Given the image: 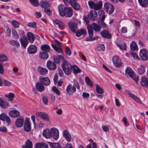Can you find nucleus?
I'll list each match as a JSON object with an SVG mask.
<instances>
[{
    "instance_id": "f257e3e1",
    "label": "nucleus",
    "mask_w": 148,
    "mask_h": 148,
    "mask_svg": "<svg viewBox=\"0 0 148 148\" xmlns=\"http://www.w3.org/2000/svg\"><path fill=\"white\" fill-rule=\"evenodd\" d=\"M62 66L64 73L67 75L71 74L72 71V66L69 62L64 61L62 64Z\"/></svg>"
},
{
    "instance_id": "f03ea898",
    "label": "nucleus",
    "mask_w": 148,
    "mask_h": 148,
    "mask_svg": "<svg viewBox=\"0 0 148 148\" xmlns=\"http://www.w3.org/2000/svg\"><path fill=\"white\" fill-rule=\"evenodd\" d=\"M125 74L128 75L136 82H137L139 80L138 76L136 75L135 72L129 67H127L125 70Z\"/></svg>"
},
{
    "instance_id": "7ed1b4c3",
    "label": "nucleus",
    "mask_w": 148,
    "mask_h": 148,
    "mask_svg": "<svg viewBox=\"0 0 148 148\" xmlns=\"http://www.w3.org/2000/svg\"><path fill=\"white\" fill-rule=\"evenodd\" d=\"M88 4L91 8L94 9L96 10L101 9L102 6V3L101 1H99L96 3L92 1H88Z\"/></svg>"
},
{
    "instance_id": "20e7f679",
    "label": "nucleus",
    "mask_w": 148,
    "mask_h": 148,
    "mask_svg": "<svg viewBox=\"0 0 148 148\" xmlns=\"http://www.w3.org/2000/svg\"><path fill=\"white\" fill-rule=\"evenodd\" d=\"M104 6L106 12L109 14H112L114 11L113 5L108 2H106Z\"/></svg>"
},
{
    "instance_id": "39448f33",
    "label": "nucleus",
    "mask_w": 148,
    "mask_h": 148,
    "mask_svg": "<svg viewBox=\"0 0 148 148\" xmlns=\"http://www.w3.org/2000/svg\"><path fill=\"white\" fill-rule=\"evenodd\" d=\"M54 41L58 47H57L56 46L53 44H51V45L52 48L58 53H61L62 54L63 52L61 49L62 47V45L59 41L56 40H54Z\"/></svg>"
},
{
    "instance_id": "423d86ee",
    "label": "nucleus",
    "mask_w": 148,
    "mask_h": 148,
    "mask_svg": "<svg viewBox=\"0 0 148 148\" xmlns=\"http://www.w3.org/2000/svg\"><path fill=\"white\" fill-rule=\"evenodd\" d=\"M139 55L141 59L146 61L148 58V52L145 49H141L139 53Z\"/></svg>"
},
{
    "instance_id": "0eeeda50",
    "label": "nucleus",
    "mask_w": 148,
    "mask_h": 148,
    "mask_svg": "<svg viewBox=\"0 0 148 148\" xmlns=\"http://www.w3.org/2000/svg\"><path fill=\"white\" fill-rule=\"evenodd\" d=\"M51 137H53V138L55 140H57L59 137V132L58 130L53 127L50 129Z\"/></svg>"
},
{
    "instance_id": "6e6552de",
    "label": "nucleus",
    "mask_w": 148,
    "mask_h": 148,
    "mask_svg": "<svg viewBox=\"0 0 148 148\" xmlns=\"http://www.w3.org/2000/svg\"><path fill=\"white\" fill-rule=\"evenodd\" d=\"M0 119L4 121H5L7 126H8L11 122L9 117L5 113H3L0 115Z\"/></svg>"
},
{
    "instance_id": "1a4fd4ad",
    "label": "nucleus",
    "mask_w": 148,
    "mask_h": 148,
    "mask_svg": "<svg viewBox=\"0 0 148 148\" xmlns=\"http://www.w3.org/2000/svg\"><path fill=\"white\" fill-rule=\"evenodd\" d=\"M66 91L69 95H71L75 92L76 91L75 87V86L71 84L69 85L66 87Z\"/></svg>"
},
{
    "instance_id": "9d476101",
    "label": "nucleus",
    "mask_w": 148,
    "mask_h": 148,
    "mask_svg": "<svg viewBox=\"0 0 148 148\" xmlns=\"http://www.w3.org/2000/svg\"><path fill=\"white\" fill-rule=\"evenodd\" d=\"M36 115L40 117L43 120H46L49 121V118L48 115L46 113L41 112H38L36 113Z\"/></svg>"
},
{
    "instance_id": "9b49d317",
    "label": "nucleus",
    "mask_w": 148,
    "mask_h": 148,
    "mask_svg": "<svg viewBox=\"0 0 148 148\" xmlns=\"http://www.w3.org/2000/svg\"><path fill=\"white\" fill-rule=\"evenodd\" d=\"M54 24L56 27H58L61 29H63L64 28V23L60 20L56 19L53 20Z\"/></svg>"
},
{
    "instance_id": "f8f14e48",
    "label": "nucleus",
    "mask_w": 148,
    "mask_h": 148,
    "mask_svg": "<svg viewBox=\"0 0 148 148\" xmlns=\"http://www.w3.org/2000/svg\"><path fill=\"white\" fill-rule=\"evenodd\" d=\"M112 61L115 66L120 67L122 64L121 60L117 56H114L112 58Z\"/></svg>"
},
{
    "instance_id": "ddd939ff",
    "label": "nucleus",
    "mask_w": 148,
    "mask_h": 148,
    "mask_svg": "<svg viewBox=\"0 0 148 148\" xmlns=\"http://www.w3.org/2000/svg\"><path fill=\"white\" fill-rule=\"evenodd\" d=\"M39 80L41 83L45 86L49 85L50 83V80L48 77H40Z\"/></svg>"
},
{
    "instance_id": "4468645a",
    "label": "nucleus",
    "mask_w": 148,
    "mask_h": 148,
    "mask_svg": "<svg viewBox=\"0 0 148 148\" xmlns=\"http://www.w3.org/2000/svg\"><path fill=\"white\" fill-rule=\"evenodd\" d=\"M73 11L72 8L71 7H66V10L63 16H65L66 17H70L73 15Z\"/></svg>"
},
{
    "instance_id": "2eb2a0df",
    "label": "nucleus",
    "mask_w": 148,
    "mask_h": 148,
    "mask_svg": "<svg viewBox=\"0 0 148 148\" xmlns=\"http://www.w3.org/2000/svg\"><path fill=\"white\" fill-rule=\"evenodd\" d=\"M47 68L51 70H55L56 68V64L54 62L51 61H49L47 62Z\"/></svg>"
},
{
    "instance_id": "dca6fc26",
    "label": "nucleus",
    "mask_w": 148,
    "mask_h": 148,
    "mask_svg": "<svg viewBox=\"0 0 148 148\" xmlns=\"http://www.w3.org/2000/svg\"><path fill=\"white\" fill-rule=\"evenodd\" d=\"M100 33L101 36L104 38L109 39H110L112 38V35L106 30H102Z\"/></svg>"
},
{
    "instance_id": "f3484780",
    "label": "nucleus",
    "mask_w": 148,
    "mask_h": 148,
    "mask_svg": "<svg viewBox=\"0 0 148 148\" xmlns=\"http://www.w3.org/2000/svg\"><path fill=\"white\" fill-rule=\"evenodd\" d=\"M88 17L92 21H94L97 16V14L96 12L94 10H91L88 13Z\"/></svg>"
},
{
    "instance_id": "a211bd4d",
    "label": "nucleus",
    "mask_w": 148,
    "mask_h": 148,
    "mask_svg": "<svg viewBox=\"0 0 148 148\" xmlns=\"http://www.w3.org/2000/svg\"><path fill=\"white\" fill-rule=\"evenodd\" d=\"M24 120L22 117H20L17 119L15 122L16 126L18 127H21L23 125Z\"/></svg>"
},
{
    "instance_id": "6ab92c4d",
    "label": "nucleus",
    "mask_w": 148,
    "mask_h": 148,
    "mask_svg": "<svg viewBox=\"0 0 148 148\" xmlns=\"http://www.w3.org/2000/svg\"><path fill=\"white\" fill-rule=\"evenodd\" d=\"M24 128L25 131L27 132H29L31 131V125L29 120L26 119L25 120Z\"/></svg>"
},
{
    "instance_id": "aec40b11",
    "label": "nucleus",
    "mask_w": 148,
    "mask_h": 148,
    "mask_svg": "<svg viewBox=\"0 0 148 148\" xmlns=\"http://www.w3.org/2000/svg\"><path fill=\"white\" fill-rule=\"evenodd\" d=\"M9 106L8 102L5 100L1 98L0 99V106L3 109L7 108Z\"/></svg>"
},
{
    "instance_id": "412c9836",
    "label": "nucleus",
    "mask_w": 148,
    "mask_h": 148,
    "mask_svg": "<svg viewBox=\"0 0 148 148\" xmlns=\"http://www.w3.org/2000/svg\"><path fill=\"white\" fill-rule=\"evenodd\" d=\"M127 93L130 95L132 98L136 102L139 103H142V102L136 96L134 95L128 90H126Z\"/></svg>"
},
{
    "instance_id": "4be33fe9",
    "label": "nucleus",
    "mask_w": 148,
    "mask_h": 148,
    "mask_svg": "<svg viewBox=\"0 0 148 148\" xmlns=\"http://www.w3.org/2000/svg\"><path fill=\"white\" fill-rule=\"evenodd\" d=\"M66 7H65L64 5L61 4L58 6V10L60 15L63 16V15L64 14V12L66 10Z\"/></svg>"
},
{
    "instance_id": "5701e85b",
    "label": "nucleus",
    "mask_w": 148,
    "mask_h": 148,
    "mask_svg": "<svg viewBox=\"0 0 148 148\" xmlns=\"http://www.w3.org/2000/svg\"><path fill=\"white\" fill-rule=\"evenodd\" d=\"M70 3L75 10H78L80 9V7L79 5L74 0H70Z\"/></svg>"
},
{
    "instance_id": "b1692460",
    "label": "nucleus",
    "mask_w": 148,
    "mask_h": 148,
    "mask_svg": "<svg viewBox=\"0 0 148 148\" xmlns=\"http://www.w3.org/2000/svg\"><path fill=\"white\" fill-rule=\"evenodd\" d=\"M37 51V47L34 45H31L28 48L27 51L30 54H33L36 52Z\"/></svg>"
},
{
    "instance_id": "393cba45",
    "label": "nucleus",
    "mask_w": 148,
    "mask_h": 148,
    "mask_svg": "<svg viewBox=\"0 0 148 148\" xmlns=\"http://www.w3.org/2000/svg\"><path fill=\"white\" fill-rule=\"evenodd\" d=\"M21 43L24 48L26 47L28 44V41L26 36H22L20 38Z\"/></svg>"
},
{
    "instance_id": "a878e982",
    "label": "nucleus",
    "mask_w": 148,
    "mask_h": 148,
    "mask_svg": "<svg viewBox=\"0 0 148 148\" xmlns=\"http://www.w3.org/2000/svg\"><path fill=\"white\" fill-rule=\"evenodd\" d=\"M63 135L67 142H70L71 141V136L67 130H65L63 131Z\"/></svg>"
},
{
    "instance_id": "bb28decb",
    "label": "nucleus",
    "mask_w": 148,
    "mask_h": 148,
    "mask_svg": "<svg viewBox=\"0 0 148 148\" xmlns=\"http://www.w3.org/2000/svg\"><path fill=\"white\" fill-rule=\"evenodd\" d=\"M69 26L70 29L73 32H75L77 29V25L75 23L71 22L69 23Z\"/></svg>"
},
{
    "instance_id": "cd10ccee",
    "label": "nucleus",
    "mask_w": 148,
    "mask_h": 148,
    "mask_svg": "<svg viewBox=\"0 0 148 148\" xmlns=\"http://www.w3.org/2000/svg\"><path fill=\"white\" fill-rule=\"evenodd\" d=\"M50 130L47 129L44 130L43 132V135L45 138H49L51 137Z\"/></svg>"
},
{
    "instance_id": "c85d7f7f",
    "label": "nucleus",
    "mask_w": 148,
    "mask_h": 148,
    "mask_svg": "<svg viewBox=\"0 0 148 148\" xmlns=\"http://www.w3.org/2000/svg\"><path fill=\"white\" fill-rule=\"evenodd\" d=\"M41 6L45 9L47 7H49L50 5L48 1L47 0H42L40 2Z\"/></svg>"
},
{
    "instance_id": "c756f323",
    "label": "nucleus",
    "mask_w": 148,
    "mask_h": 148,
    "mask_svg": "<svg viewBox=\"0 0 148 148\" xmlns=\"http://www.w3.org/2000/svg\"><path fill=\"white\" fill-rule=\"evenodd\" d=\"M141 84L146 87H148V79L145 77H143L141 79Z\"/></svg>"
},
{
    "instance_id": "7c9ffc66",
    "label": "nucleus",
    "mask_w": 148,
    "mask_h": 148,
    "mask_svg": "<svg viewBox=\"0 0 148 148\" xmlns=\"http://www.w3.org/2000/svg\"><path fill=\"white\" fill-rule=\"evenodd\" d=\"M76 32V35L77 37H79L82 35L85 36L87 34V32L84 29H81L77 30Z\"/></svg>"
},
{
    "instance_id": "2f4dec72",
    "label": "nucleus",
    "mask_w": 148,
    "mask_h": 148,
    "mask_svg": "<svg viewBox=\"0 0 148 148\" xmlns=\"http://www.w3.org/2000/svg\"><path fill=\"white\" fill-rule=\"evenodd\" d=\"M9 114L10 116L13 117H16L19 115L20 112L18 111L15 110L10 111Z\"/></svg>"
},
{
    "instance_id": "473e14b6",
    "label": "nucleus",
    "mask_w": 148,
    "mask_h": 148,
    "mask_svg": "<svg viewBox=\"0 0 148 148\" xmlns=\"http://www.w3.org/2000/svg\"><path fill=\"white\" fill-rule=\"evenodd\" d=\"M36 87L39 92H42L45 89L44 86L41 82H37L36 84Z\"/></svg>"
},
{
    "instance_id": "72a5a7b5",
    "label": "nucleus",
    "mask_w": 148,
    "mask_h": 148,
    "mask_svg": "<svg viewBox=\"0 0 148 148\" xmlns=\"http://www.w3.org/2000/svg\"><path fill=\"white\" fill-rule=\"evenodd\" d=\"M38 57L40 59H46L48 58L49 55L44 52H40L38 55Z\"/></svg>"
},
{
    "instance_id": "f704fd0d",
    "label": "nucleus",
    "mask_w": 148,
    "mask_h": 148,
    "mask_svg": "<svg viewBox=\"0 0 148 148\" xmlns=\"http://www.w3.org/2000/svg\"><path fill=\"white\" fill-rule=\"evenodd\" d=\"M38 70L39 73L41 75H45L48 73V70L47 69L40 66L38 67Z\"/></svg>"
},
{
    "instance_id": "c9c22d12",
    "label": "nucleus",
    "mask_w": 148,
    "mask_h": 148,
    "mask_svg": "<svg viewBox=\"0 0 148 148\" xmlns=\"http://www.w3.org/2000/svg\"><path fill=\"white\" fill-rule=\"evenodd\" d=\"M35 146L36 148H48V145L43 143H37Z\"/></svg>"
},
{
    "instance_id": "e433bc0d",
    "label": "nucleus",
    "mask_w": 148,
    "mask_h": 148,
    "mask_svg": "<svg viewBox=\"0 0 148 148\" xmlns=\"http://www.w3.org/2000/svg\"><path fill=\"white\" fill-rule=\"evenodd\" d=\"M41 49L44 52L47 53L49 52L50 50V47L47 45H45L41 47Z\"/></svg>"
},
{
    "instance_id": "4c0bfd02",
    "label": "nucleus",
    "mask_w": 148,
    "mask_h": 148,
    "mask_svg": "<svg viewBox=\"0 0 148 148\" xmlns=\"http://www.w3.org/2000/svg\"><path fill=\"white\" fill-rule=\"evenodd\" d=\"M22 148H32V144L29 140H27L25 142V145H23Z\"/></svg>"
},
{
    "instance_id": "58836bf2",
    "label": "nucleus",
    "mask_w": 148,
    "mask_h": 148,
    "mask_svg": "<svg viewBox=\"0 0 148 148\" xmlns=\"http://www.w3.org/2000/svg\"><path fill=\"white\" fill-rule=\"evenodd\" d=\"M28 39L31 43H32L34 40V37L32 33L28 32L27 34Z\"/></svg>"
},
{
    "instance_id": "ea45409f",
    "label": "nucleus",
    "mask_w": 148,
    "mask_h": 148,
    "mask_svg": "<svg viewBox=\"0 0 148 148\" xmlns=\"http://www.w3.org/2000/svg\"><path fill=\"white\" fill-rule=\"evenodd\" d=\"M87 29L89 36H93V31L92 26L90 25H88L87 26Z\"/></svg>"
},
{
    "instance_id": "a19ab883",
    "label": "nucleus",
    "mask_w": 148,
    "mask_h": 148,
    "mask_svg": "<svg viewBox=\"0 0 148 148\" xmlns=\"http://www.w3.org/2000/svg\"><path fill=\"white\" fill-rule=\"evenodd\" d=\"M92 25L93 26V29H94L96 32H99L101 29V27L98 24L95 23H92Z\"/></svg>"
},
{
    "instance_id": "79ce46f5",
    "label": "nucleus",
    "mask_w": 148,
    "mask_h": 148,
    "mask_svg": "<svg viewBox=\"0 0 148 148\" xmlns=\"http://www.w3.org/2000/svg\"><path fill=\"white\" fill-rule=\"evenodd\" d=\"M139 4L143 7H146L148 3V0H138Z\"/></svg>"
},
{
    "instance_id": "37998d69",
    "label": "nucleus",
    "mask_w": 148,
    "mask_h": 148,
    "mask_svg": "<svg viewBox=\"0 0 148 148\" xmlns=\"http://www.w3.org/2000/svg\"><path fill=\"white\" fill-rule=\"evenodd\" d=\"M130 48L131 50L133 51L137 50L138 49L136 44L134 41L132 42L131 43Z\"/></svg>"
},
{
    "instance_id": "c03bdc74",
    "label": "nucleus",
    "mask_w": 148,
    "mask_h": 148,
    "mask_svg": "<svg viewBox=\"0 0 148 148\" xmlns=\"http://www.w3.org/2000/svg\"><path fill=\"white\" fill-rule=\"evenodd\" d=\"M73 69V72L75 74H77L78 73L81 72L80 69L77 66L74 65L72 66V69Z\"/></svg>"
},
{
    "instance_id": "a18cd8bd",
    "label": "nucleus",
    "mask_w": 148,
    "mask_h": 148,
    "mask_svg": "<svg viewBox=\"0 0 148 148\" xmlns=\"http://www.w3.org/2000/svg\"><path fill=\"white\" fill-rule=\"evenodd\" d=\"M116 43L121 50H125V49L126 47L125 43H118L116 42Z\"/></svg>"
},
{
    "instance_id": "49530a36",
    "label": "nucleus",
    "mask_w": 148,
    "mask_h": 148,
    "mask_svg": "<svg viewBox=\"0 0 148 148\" xmlns=\"http://www.w3.org/2000/svg\"><path fill=\"white\" fill-rule=\"evenodd\" d=\"M138 73L140 74H143L145 72V66L143 65H141L138 69Z\"/></svg>"
},
{
    "instance_id": "de8ad7c7",
    "label": "nucleus",
    "mask_w": 148,
    "mask_h": 148,
    "mask_svg": "<svg viewBox=\"0 0 148 148\" xmlns=\"http://www.w3.org/2000/svg\"><path fill=\"white\" fill-rule=\"evenodd\" d=\"M63 56L61 55H58V56L56 55H54L53 56V60L54 62L57 63H59L60 62V58H62Z\"/></svg>"
},
{
    "instance_id": "09e8293b",
    "label": "nucleus",
    "mask_w": 148,
    "mask_h": 148,
    "mask_svg": "<svg viewBox=\"0 0 148 148\" xmlns=\"http://www.w3.org/2000/svg\"><path fill=\"white\" fill-rule=\"evenodd\" d=\"M50 146L52 148H62L58 143H49Z\"/></svg>"
},
{
    "instance_id": "8fccbe9b",
    "label": "nucleus",
    "mask_w": 148,
    "mask_h": 148,
    "mask_svg": "<svg viewBox=\"0 0 148 148\" xmlns=\"http://www.w3.org/2000/svg\"><path fill=\"white\" fill-rule=\"evenodd\" d=\"M10 44L14 46L18 47L20 46V44L18 42L14 40H12L9 41Z\"/></svg>"
},
{
    "instance_id": "3c124183",
    "label": "nucleus",
    "mask_w": 148,
    "mask_h": 148,
    "mask_svg": "<svg viewBox=\"0 0 148 148\" xmlns=\"http://www.w3.org/2000/svg\"><path fill=\"white\" fill-rule=\"evenodd\" d=\"M30 3L34 6L37 7L39 5V3L37 0H29Z\"/></svg>"
},
{
    "instance_id": "603ef678",
    "label": "nucleus",
    "mask_w": 148,
    "mask_h": 148,
    "mask_svg": "<svg viewBox=\"0 0 148 148\" xmlns=\"http://www.w3.org/2000/svg\"><path fill=\"white\" fill-rule=\"evenodd\" d=\"M96 90L97 92L99 94H102L103 92V90L102 88L100 87L98 85H96Z\"/></svg>"
},
{
    "instance_id": "864d4df0",
    "label": "nucleus",
    "mask_w": 148,
    "mask_h": 148,
    "mask_svg": "<svg viewBox=\"0 0 148 148\" xmlns=\"http://www.w3.org/2000/svg\"><path fill=\"white\" fill-rule=\"evenodd\" d=\"M11 23L15 28H18L19 27L20 23L16 20H14L12 21Z\"/></svg>"
},
{
    "instance_id": "5fc2aeb1",
    "label": "nucleus",
    "mask_w": 148,
    "mask_h": 148,
    "mask_svg": "<svg viewBox=\"0 0 148 148\" xmlns=\"http://www.w3.org/2000/svg\"><path fill=\"white\" fill-rule=\"evenodd\" d=\"M7 57L3 54H0V61L3 62L8 60Z\"/></svg>"
},
{
    "instance_id": "6e6d98bb",
    "label": "nucleus",
    "mask_w": 148,
    "mask_h": 148,
    "mask_svg": "<svg viewBox=\"0 0 148 148\" xmlns=\"http://www.w3.org/2000/svg\"><path fill=\"white\" fill-rule=\"evenodd\" d=\"M97 49L100 51H103L105 49L104 45L103 44H99L97 46Z\"/></svg>"
},
{
    "instance_id": "4d7b16f0",
    "label": "nucleus",
    "mask_w": 148,
    "mask_h": 148,
    "mask_svg": "<svg viewBox=\"0 0 148 148\" xmlns=\"http://www.w3.org/2000/svg\"><path fill=\"white\" fill-rule=\"evenodd\" d=\"M85 81L87 85H88L90 86H92V83L88 77H85Z\"/></svg>"
},
{
    "instance_id": "13d9d810",
    "label": "nucleus",
    "mask_w": 148,
    "mask_h": 148,
    "mask_svg": "<svg viewBox=\"0 0 148 148\" xmlns=\"http://www.w3.org/2000/svg\"><path fill=\"white\" fill-rule=\"evenodd\" d=\"M36 25V23L35 22H29L27 24V25L29 27H32L33 28H35L37 27Z\"/></svg>"
},
{
    "instance_id": "bf43d9fd",
    "label": "nucleus",
    "mask_w": 148,
    "mask_h": 148,
    "mask_svg": "<svg viewBox=\"0 0 148 148\" xmlns=\"http://www.w3.org/2000/svg\"><path fill=\"white\" fill-rule=\"evenodd\" d=\"M52 89L53 92L56 93L58 95H60V91L56 87L53 86L52 87Z\"/></svg>"
},
{
    "instance_id": "052dcab7",
    "label": "nucleus",
    "mask_w": 148,
    "mask_h": 148,
    "mask_svg": "<svg viewBox=\"0 0 148 148\" xmlns=\"http://www.w3.org/2000/svg\"><path fill=\"white\" fill-rule=\"evenodd\" d=\"M65 52L66 54L69 56H70L71 54V51L70 48L69 47L67 46L65 47Z\"/></svg>"
},
{
    "instance_id": "680f3d73",
    "label": "nucleus",
    "mask_w": 148,
    "mask_h": 148,
    "mask_svg": "<svg viewBox=\"0 0 148 148\" xmlns=\"http://www.w3.org/2000/svg\"><path fill=\"white\" fill-rule=\"evenodd\" d=\"M134 25L136 28H139L140 26V24L139 22L137 20H134Z\"/></svg>"
},
{
    "instance_id": "e2e57ef3",
    "label": "nucleus",
    "mask_w": 148,
    "mask_h": 148,
    "mask_svg": "<svg viewBox=\"0 0 148 148\" xmlns=\"http://www.w3.org/2000/svg\"><path fill=\"white\" fill-rule=\"evenodd\" d=\"M89 94L85 92H83L82 94V96L84 99H88L89 98Z\"/></svg>"
},
{
    "instance_id": "0e129e2a",
    "label": "nucleus",
    "mask_w": 148,
    "mask_h": 148,
    "mask_svg": "<svg viewBox=\"0 0 148 148\" xmlns=\"http://www.w3.org/2000/svg\"><path fill=\"white\" fill-rule=\"evenodd\" d=\"M44 12L45 14H47L48 16H50L51 15V12L49 9L45 8L44 9Z\"/></svg>"
},
{
    "instance_id": "69168bd1",
    "label": "nucleus",
    "mask_w": 148,
    "mask_h": 148,
    "mask_svg": "<svg viewBox=\"0 0 148 148\" xmlns=\"http://www.w3.org/2000/svg\"><path fill=\"white\" fill-rule=\"evenodd\" d=\"M6 34L7 36L10 37L11 32V29L9 28L8 27H6Z\"/></svg>"
},
{
    "instance_id": "338daca9",
    "label": "nucleus",
    "mask_w": 148,
    "mask_h": 148,
    "mask_svg": "<svg viewBox=\"0 0 148 148\" xmlns=\"http://www.w3.org/2000/svg\"><path fill=\"white\" fill-rule=\"evenodd\" d=\"M14 94L12 93H10L8 95V98L11 101L13 100V98L14 97Z\"/></svg>"
},
{
    "instance_id": "774afa93",
    "label": "nucleus",
    "mask_w": 148,
    "mask_h": 148,
    "mask_svg": "<svg viewBox=\"0 0 148 148\" xmlns=\"http://www.w3.org/2000/svg\"><path fill=\"white\" fill-rule=\"evenodd\" d=\"M42 99L43 102L45 104H46L47 103L48 100L47 97L43 96L42 97Z\"/></svg>"
}]
</instances>
